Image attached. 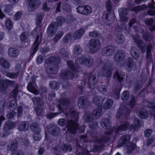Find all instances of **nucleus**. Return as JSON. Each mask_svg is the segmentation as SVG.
I'll use <instances>...</instances> for the list:
<instances>
[{
    "instance_id": "nucleus-1",
    "label": "nucleus",
    "mask_w": 155,
    "mask_h": 155,
    "mask_svg": "<svg viewBox=\"0 0 155 155\" xmlns=\"http://www.w3.org/2000/svg\"><path fill=\"white\" fill-rule=\"evenodd\" d=\"M69 99L67 97H61L59 100L57 106L58 109L60 112H62L69 104ZM65 114L68 117L69 116L71 118L74 119L75 120H67L66 124L68 131L73 134H76L77 133H81L84 132V127L83 126H80L78 123V114L73 108L72 107L69 110L65 113Z\"/></svg>"
},
{
    "instance_id": "nucleus-2",
    "label": "nucleus",
    "mask_w": 155,
    "mask_h": 155,
    "mask_svg": "<svg viewBox=\"0 0 155 155\" xmlns=\"http://www.w3.org/2000/svg\"><path fill=\"white\" fill-rule=\"evenodd\" d=\"M134 125L133 124L130 125V123L127 121H124L120 126L115 128H113L111 130L105 132L104 135L100 139H98L97 138L99 135L98 133L94 132L92 133L91 135V137L96 138L95 139L93 140L96 141L98 143V144H96L94 147V149L96 151H98L101 149L104 146V144L110 140L109 136L114 132L115 134H120V131H125L128 129L130 131L133 130V132H134L140 125V122L139 120L136 118L134 119Z\"/></svg>"
},
{
    "instance_id": "nucleus-3",
    "label": "nucleus",
    "mask_w": 155,
    "mask_h": 155,
    "mask_svg": "<svg viewBox=\"0 0 155 155\" xmlns=\"http://www.w3.org/2000/svg\"><path fill=\"white\" fill-rule=\"evenodd\" d=\"M76 61L75 66L71 60H68L67 61V65L69 69V70H65L61 73L60 76L63 80L67 81L69 80L73 79L76 75L78 72V67L79 64Z\"/></svg>"
},
{
    "instance_id": "nucleus-4",
    "label": "nucleus",
    "mask_w": 155,
    "mask_h": 155,
    "mask_svg": "<svg viewBox=\"0 0 155 155\" xmlns=\"http://www.w3.org/2000/svg\"><path fill=\"white\" fill-rule=\"evenodd\" d=\"M121 99L124 101L123 105H121L116 115V117L119 118L120 117L124 114H128L130 113V109L128 108L126 106L127 104L128 106L132 108L135 104L136 102L135 97H121Z\"/></svg>"
},
{
    "instance_id": "nucleus-5",
    "label": "nucleus",
    "mask_w": 155,
    "mask_h": 155,
    "mask_svg": "<svg viewBox=\"0 0 155 155\" xmlns=\"http://www.w3.org/2000/svg\"><path fill=\"white\" fill-rule=\"evenodd\" d=\"M55 20V21L52 22L47 28V34L50 37L54 36L58 28L62 26L65 21V18L62 15L58 16L56 18Z\"/></svg>"
},
{
    "instance_id": "nucleus-6",
    "label": "nucleus",
    "mask_w": 155,
    "mask_h": 155,
    "mask_svg": "<svg viewBox=\"0 0 155 155\" xmlns=\"http://www.w3.org/2000/svg\"><path fill=\"white\" fill-rule=\"evenodd\" d=\"M91 138H89L87 135H81L79 138V140L76 141L77 145L76 155H91L89 152L86 149L82 147L84 142H87L91 141Z\"/></svg>"
},
{
    "instance_id": "nucleus-7",
    "label": "nucleus",
    "mask_w": 155,
    "mask_h": 155,
    "mask_svg": "<svg viewBox=\"0 0 155 155\" xmlns=\"http://www.w3.org/2000/svg\"><path fill=\"white\" fill-rule=\"evenodd\" d=\"M38 29L37 28H34L31 31V35L36 36L35 40L33 43L31 48L30 54V56L33 57L38 49L39 46L41 44L42 36L40 38L39 35L38 34Z\"/></svg>"
},
{
    "instance_id": "nucleus-8",
    "label": "nucleus",
    "mask_w": 155,
    "mask_h": 155,
    "mask_svg": "<svg viewBox=\"0 0 155 155\" xmlns=\"http://www.w3.org/2000/svg\"><path fill=\"white\" fill-rule=\"evenodd\" d=\"M106 8L107 13H106L105 15H103V18H105V21L107 25L111 24L116 18L114 12L112 14H110L112 12L113 4L110 0H107L105 2Z\"/></svg>"
},
{
    "instance_id": "nucleus-9",
    "label": "nucleus",
    "mask_w": 155,
    "mask_h": 155,
    "mask_svg": "<svg viewBox=\"0 0 155 155\" xmlns=\"http://www.w3.org/2000/svg\"><path fill=\"white\" fill-rule=\"evenodd\" d=\"M32 100L35 105H38L34 109L37 115H42L44 113L45 110L43 106L44 103L43 97H32Z\"/></svg>"
},
{
    "instance_id": "nucleus-10",
    "label": "nucleus",
    "mask_w": 155,
    "mask_h": 155,
    "mask_svg": "<svg viewBox=\"0 0 155 155\" xmlns=\"http://www.w3.org/2000/svg\"><path fill=\"white\" fill-rule=\"evenodd\" d=\"M103 100L102 97H94L93 99L94 104L97 105H99L93 112V115L96 118H99L101 114L102 106L101 104H102Z\"/></svg>"
},
{
    "instance_id": "nucleus-11",
    "label": "nucleus",
    "mask_w": 155,
    "mask_h": 155,
    "mask_svg": "<svg viewBox=\"0 0 155 155\" xmlns=\"http://www.w3.org/2000/svg\"><path fill=\"white\" fill-rule=\"evenodd\" d=\"M75 61H78L80 64L85 65L89 68L91 67L94 64L93 58L90 56L88 57L86 56L80 57L78 58Z\"/></svg>"
},
{
    "instance_id": "nucleus-12",
    "label": "nucleus",
    "mask_w": 155,
    "mask_h": 155,
    "mask_svg": "<svg viewBox=\"0 0 155 155\" xmlns=\"http://www.w3.org/2000/svg\"><path fill=\"white\" fill-rule=\"evenodd\" d=\"M15 81L8 79H0V92L4 93L9 87L14 86Z\"/></svg>"
},
{
    "instance_id": "nucleus-13",
    "label": "nucleus",
    "mask_w": 155,
    "mask_h": 155,
    "mask_svg": "<svg viewBox=\"0 0 155 155\" xmlns=\"http://www.w3.org/2000/svg\"><path fill=\"white\" fill-rule=\"evenodd\" d=\"M101 47L100 41L98 39H91L89 43L88 47L90 52L92 54L97 51Z\"/></svg>"
},
{
    "instance_id": "nucleus-14",
    "label": "nucleus",
    "mask_w": 155,
    "mask_h": 155,
    "mask_svg": "<svg viewBox=\"0 0 155 155\" xmlns=\"http://www.w3.org/2000/svg\"><path fill=\"white\" fill-rule=\"evenodd\" d=\"M27 7L31 12H34L41 5L39 0H27Z\"/></svg>"
},
{
    "instance_id": "nucleus-15",
    "label": "nucleus",
    "mask_w": 155,
    "mask_h": 155,
    "mask_svg": "<svg viewBox=\"0 0 155 155\" xmlns=\"http://www.w3.org/2000/svg\"><path fill=\"white\" fill-rule=\"evenodd\" d=\"M15 124L13 122L8 121H6L4 124L3 127V134L0 135L2 137H5L10 134V130L13 128Z\"/></svg>"
},
{
    "instance_id": "nucleus-16",
    "label": "nucleus",
    "mask_w": 155,
    "mask_h": 155,
    "mask_svg": "<svg viewBox=\"0 0 155 155\" xmlns=\"http://www.w3.org/2000/svg\"><path fill=\"white\" fill-rule=\"evenodd\" d=\"M77 12L80 14L87 15L92 12L91 7L88 5H79L76 8Z\"/></svg>"
},
{
    "instance_id": "nucleus-17",
    "label": "nucleus",
    "mask_w": 155,
    "mask_h": 155,
    "mask_svg": "<svg viewBox=\"0 0 155 155\" xmlns=\"http://www.w3.org/2000/svg\"><path fill=\"white\" fill-rule=\"evenodd\" d=\"M134 42L142 53L146 51V46L145 43L141 39H140L137 35H134L133 37Z\"/></svg>"
},
{
    "instance_id": "nucleus-18",
    "label": "nucleus",
    "mask_w": 155,
    "mask_h": 155,
    "mask_svg": "<svg viewBox=\"0 0 155 155\" xmlns=\"http://www.w3.org/2000/svg\"><path fill=\"white\" fill-rule=\"evenodd\" d=\"M101 69L104 76L107 78H111L113 73L112 67L111 66L105 63L102 66Z\"/></svg>"
},
{
    "instance_id": "nucleus-19",
    "label": "nucleus",
    "mask_w": 155,
    "mask_h": 155,
    "mask_svg": "<svg viewBox=\"0 0 155 155\" xmlns=\"http://www.w3.org/2000/svg\"><path fill=\"white\" fill-rule=\"evenodd\" d=\"M48 132L53 136H57L60 134L59 127L55 124H50L47 127Z\"/></svg>"
},
{
    "instance_id": "nucleus-20",
    "label": "nucleus",
    "mask_w": 155,
    "mask_h": 155,
    "mask_svg": "<svg viewBox=\"0 0 155 155\" xmlns=\"http://www.w3.org/2000/svg\"><path fill=\"white\" fill-rule=\"evenodd\" d=\"M125 77V73L122 71L117 70L114 73L113 78L117 80L120 85H123L121 83L124 81Z\"/></svg>"
},
{
    "instance_id": "nucleus-21",
    "label": "nucleus",
    "mask_w": 155,
    "mask_h": 155,
    "mask_svg": "<svg viewBox=\"0 0 155 155\" xmlns=\"http://www.w3.org/2000/svg\"><path fill=\"white\" fill-rule=\"evenodd\" d=\"M60 60V58L58 57L51 56L46 59L45 62L47 65H56L58 64Z\"/></svg>"
},
{
    "instance_id": "nucleus-22",
    "label": "nucleus",
    "mask_w": 155,
    "mask_h": 155,
    "mask_svg": "<svg viewBox=\"0 0 155 155\" xmlns=\"http://www.w3.org/2000/svg\"><path fill=\"white\" fill-rule=\"evenodd\" d=\"M128 11V10L126 8H123L119 9V14L121 21L126 22L127 20Z\"/></svg>"
},
{
    "instance_id": "nucleus-23",
    "label": "nucleus",
    "mask_w": 155,
    "mask_h": 155,
    "mask_svg": "<svg viewBox=\"0 0 155 155\" xmlns=\"http://www.w3.org/2000/svg\"><path fill=\"white\" fill-rule=\"evenodd\" d=\"M62 150L64 152H70L72 150V148L70 145L62 144V147L56 146L53 148V151L55 153H58Z\"/></svg>"
},
{
    "instance_id": "nucleus-24",
    "label": "nucleus",
    "mask_w": 155,
    "mask_h": 155,
    "mask_svg": "<svg viewBox=\"0 0 155 155\" xmlns=\"http://www.w3.org/2000/svg\"><path fill=\"white\" fill-rule=\"evenodd\" d=\"M125 56V54L123 51L119 50L114 55L113 60L114 61L119 63L123 61Z\"/></svg>"
},
{
    "instance_id": "nucleus-25",
    "label": "nucleus",
    "mask_w": 155,
    "mask_h": 155,
    "mask_svg": "<svg viewBox=\"0 0 155 155\" xmlns=\"http://www.w3.org/2000/svg\"><path fill=\"white\" fill-rule=\"evenodd\" d=\"M36 85L35 81L34 80H32L28 83L27 86L28 91L35 95L38 94H39V91L36 88Z\"/></svg>"
},
{
    "instance_id": "nucleus-26",
    "label": "nucleus",
    "mask_w": 155,
    "mask_h": 155,
    "mask_svg": "<svg viewBox=\"0 0 155 155\" xmlns=\"http://www.w3.org/2000/svg\"><path fill=\"white\" fill-rule=\"evenodd\" d=\"M152 48V46L151 43L148 44L147 45V48H146V58L148 63H153V59L151 53Z\"/></svg>"
},
{
    "instance_id": "nucleus-27",
    "label": "nucleus",
    "mask_w": 155,
    "mask_h": 155,
    "mask_svg": "<svg viewBox=\"0 0 155 155\" xmlns=\"http://www.w3.org/2000/svg\"><path fill=\"white\" fill-rule=\"evenodd\" d=\"M131 137V135L126 134L122 136L118 141L117 144L118 147H120L126 144L128 142H129Z\"/></svg>"
},
{
    "instance_id": "nucleus-28",
    "label": "nucleus",
    "mask_w": 155,
    "mask_h": 155,
    "mask_svg": "<svg viewBox=\"0 0 155 155\" xmlns=\"http://www.w3.org/2000/svg\"><path fill=\"white\" fill-rule=\"evenodd\" d=\"M114 49L111 45H108L103 48L101 50V54L103 56L112 55L114 53Z\"/></svg>"
},
{
    "instance_id": "nucleus-29",
    "label": "nucleus",
    "mask_w": 155,
    "mask_h": 155,
    "mask_svg": "<svg viewBox=\"0 0 155 155\" xmlns=\"http://www.w3.org/2000/svg\"><path fill=\"white\" fill-rule=\"evenodd\" d=\"M88 74L89 76L88 86V88L91 89L95 87V85L97 83L96 78L94 75H92V73L91 72Z\"/></svg>"
},
{
    "instance_id": "nucleus-30",
    "label": "nucleus",
    "mask_w": 155,
    "mask_h": 155,
    "mask_svg": "<svg viewBox=\"0 0 155 155\" xmlns=\"http://www.w3.org/2000/svg\"><path fill=\"white\" fill-rule=\"evenodd\" d=\"M90 104L87 97H80L78 100V106L79 108H85Z\"/></svg>"
},
{
    "instance_id": "nucleus-31",
    "label": "nucleus",
    "mask_w": 155,
    "mask_h": 155,
    "mask_svg": "<svg viewBox=\"0 0 155 155\" xmlns=\"http://www.w3.org/2000/svg\"><path fill=\"white\" fill-rule=\"evenodd\" d=\"M83 118L85 121L89 124L92 123L94 120V117H92L91 112L89 111H86L84 113Z\"/></svg>"
},
{
    "instance_id": "nucleus-32",
    "label": "nucleus",
    "mask_w": 155,
    "mask_h": 155,
    "mask_svg": "<svg viewBox=\"0 0 155 155\" xmlns=\"http://www.w3.org/2000/svg\"><path fill=\"white\" fill-rule=\"evenodd\" d=\"M85 32V31L84 28H80L74 32L73 35V38L75 39H80L84 34Z\"/></svg>"
},
{
    "instance_id": "nucleus-33",
    "label": "nucleus",
    "mask_w": 155,
    "mask_h": 155,
    "mask_svg": "<svg viewBox=\"0 0 155 155\" xmlns=\"http://www.w3.org/2000/svg\"><path fill=\"white\" fill-rule=\"evenodd\" d=\"M100 124L101 127L105 129H110L111 127L109 120L107 118L102 120L100 122Z\"/></svg>"
},
{
    "instance_id": "nucleus-34",
    "label": "nucleus",
    "mask_w": 155,
    "mask_h": 155,
    "mask_svg": "<svg viewBox=\"0 0 155 155\" xmlns=\"http://www.w3.org/2000/svg\"><path fill=\"white\" fill-rule=\"evenodd\" d=\"M28 127V125L27 121H21L20 122L18 127L17 129L19 131H24L27 130Z\"/></svg>"
},
{
    "instance_id": "nucleus-35",
    "label": "nucleus",
    "mask_w": 155,
    "mask_h": 155,
    "mask_svg": "<svg viewBox=\"0 0 155 155\" xmlns=\"http://www.w3.org/2000/svg\"><path fill=\"white\" fill-rule=\"evenodd\" d=\"M8 54L10 57H16L19 55V51L16 48H10L8 49Z\"/></svg>"
},
{
    "instance_id": "nucleus-36",
    "label": "nucleus",
    "mask_w": 155,
    "mask_h": 155,
    "mask_svg": "<svg viewBox=\"0 0 155 155\" xmlns=\"http://www.w3.org/2000/svg\"><path fill=\"white\" fill-rule=\"evenodd\" d=\"M136 145L132 142H128L126 144V151L128 154L133 152L136 147Z\"/></svg>"
},
{
    "instance_id": "nucleus-37",
    "label": "nucleus",
    "mask_w": 155,
    "mask_h": 155,
    "mask_svg": "<svg viewBox=\"0 0 155 155\" xmlns=\"http://www.w3.org/2000/svg\"><path fill=\"white\" fill-rule=\"evenodd\" d=\"M133 60L130 57H128L127 59V62L126 63V69L127 71H132L134 67Z\"/></svg>"
},
{
    "instance_id": "nucleus-38",
    "label": "nucleus",
    "mask_w": 155,
    "mask_h": 155,
    "mask_svg": "<svg viewBox=\"0 0 155 155\" xmlns=\"http://www.w3.org/2000/svg\"><path fill=\"white\" fill-rule=\"evenodd\" d=\"M0 65L5 69H8L9 68L10 64L9 62L4 58H0Z\"/></svg>"
},
{
    "instance_id": "nucleus-39",
    "label": "nucleus",
    "mask_w": 155,
    "mask_h": 155,
    "mask_svg": "<svg viewBox=\"0 0 155 155\" xmlns=\"http://www.w3.org/2000/svg\"><path fill=\"white\" fill-rule=\"evenodd\" d=\"M28 33L26 31H24L21 34L20 38L22 43L25 44L28 42Z\"/></svg>"
},
{
    "instance_id": "nucleus-40",
    "label": "nucleus",
    "mask_w": 155,
    "mask_h": 155,
    "mask_svg": "<svg viewBox=\"0 0 155 155\" xmlns=\"http://www.w3.org/2000/svg\"><path fill=\"white\" fill-rule=\"evenodd\" d=\"M116 41L118 44H122L125 41V38L122 34H118L116 35Z\"/></svg>"
},
{
    "instance_id": "nucleus-41",
    "label": "nucleus",
    "mask_w": 155,
    "mask_h": 155,
    "mask_svg": "<svg viewBox=\"0 0 155 155\" xmlns=\"http://www.w3.org/2000/svg\"><path fill=\"white\" fill-rule=\"evenodd\" d=\"M142 36L144 40L146 42L150 41L153 38L151 34L149 32L143 33Z\"/></svg>"
},
{
    "instance_id": "nucleus-42",
    "label": "nucleus",
    "mask_w": 155,
    "mask_h": 155,
    "mask_svg": "<svg viewBox=\"0 0 155 155\" xmlns=\"http://www.w3.org/2000/svg\"><path fill=\"white\" fill-rule=\"evenodd\" d=\"M131 54L133 58L137 59L140 56V53L137 49L133 47L130 50Z\"/></svg>"
},
{
    "instance_id": "nucleus-43",
    "label": "nucleus",
    "mask_w": 155,
    "mask_h": 155,
    "mask_svg": "<svg viewBox=\"0 0 155 155\" xmlns=\"http://www.w3.org/2000/svg\"><path fill=\"white\" fill-rule=\"evenodd\" d=\"M31 130L34 133H39L41 129L39 125L36 123H32L30 125Z\"/></svg>"
},
{
    "instance_id": "nucleus-44",
    "label": "nucleus",
    "mask_w": 155,
    "mask_h": 155,
    "mask_svg": "<svg viewBox=\"0 0 155 155\" xmlns=\"http://www.w3.org/2000/svg\"><path fill=\"white\" fill-rule=\"evenodd\" d=\"M18 143L15 140L12 141L10 144L8 145V150L13 151L16 149L18 147Z\"/></svg>"
},
{
    "instance_id": "nucleus-45",
    "label": "nucleus",
    "mask_w": 155,
    "mask_h": 155,
    "mask_svg": "<svg viewBox=\"0 0 155 155\" xmlns=\"http://www.w3.org/2000/svg\"><path fill=\"white\" fill-rule=\"evenodd\" d=\"M147 7L145 4H143L133 7L132 8V10L137 12L140 11L145 10Z\"/></svg>"
},
{
    "instance_id": "nucleus-46",
    "label": "nucleus",
    "mask_w": 155,
    "mask_h": 155,
    "mask_svg": "<svg viewBox=\"0 0 155 155\" xmlns=\"http://www.w3.org/2000/svg\"><path fill=\"white\" fill-rule=\"evenodd\" d=\"M50 87L53 90H58L59 87L60 83L58 81H52L49 82Z\"/></svg>"
},
{
    "instance_id": "nucleus-47",
    "label": "nucleus",
    "mask_w": 155,
    "mask_h": 155,
    "mask_svg": "<svg viewBox=\"0 0 155 155\" xmlns=\"http://www.w3.org/2000/svg\"><path fill=\"white\" fill-rule=\"evenodd\" d=\"M44 17V15L42 14H38L37 16V20L36 22V27L39 28L41 26V24L42 22V20Z\"/></svg>"
},
{
    "instance_id": "nucleus-48",
    "label": "nucleus",
    "mask_w": 155,
    "mask_h": 155,
    "mask_svg": "<svg viewBox=\"0 0 155 155\" xmlns=\"http://www.w3.org/2000/svg\"><path fill=\"white\" fill-rule=\"evenodd\" d=\"M64 34L63 31H58L55 35L53 39L54 42L57 43L61 38Z\"/></svg>"
},
{
    "instance_id": "nucleus-49",
    "label": "nucleus",
    "mask_w": 155,
    "mask_h": 155,
    "mask_svg": "<svg viewBox=\"0 0 155 155\" xmlns=\"http://www.w3.org/2000/svg\"><path fill=\"white\" fill-rule=\"evenodd\" d=\"M5 26L7 30H10L13 27V23L10 19H7L5 21Z\"/></svg>"
},
{
    "instance_id": "nucleus-50",
    "label": "nucleus",
    "mask_w": 155,
    "mask_h": 155,
    "mask_svg": "<svg viewBox=\"0 0 155 155\" xmlns=\"http://www.w3.org/2000/svg\"><path fill=\"white\" fill-rule=\"evenodd\" d=\"M19 72H7L6 74V76L10 79H15L17 78L19 76Z\"/></svg>"
},
{
    "instance_id": "nucleus-51",
    "label": "nucleus",
    "mask_w": 155,
    "mask_h": 155,
    "mask_svg": "<svg viewBox=\"0 0 155 155\" xmlns=\"http://www.w3.org/2000/svg\"><path fill=\"white\" fill-rule=\"evenodd\" d=\"M25 107V106L21 104L20 105L17 109V117L18 118L21 117L22 115L23 110Z\"/></svg>"
},
{
    "instance_id": "nucleus-52",
    "label": "nucleus",
    "mask_w": 155,
    "mask_h": 155,
    "mask_svg": "<svg viewBox=\"0 0 155 155\" xmlns=\"http://www.w3.org/2000/svg\"><path fill=\"white\" fill-rule=\"evenodd\" d=\"M18 92V86L17 85L14 88L13 91L9 93V95L11 97H17V95Z\"/></svg>"
},
{
    "instance_id": "nucleus-53",
    "label": "nucleus",
    "mask_w": 155,
    "mask_h": 155,
    "mask_svg": "<svg viewBox=\"0 0 155 155\" xmlns=\"http://www.w3.org/2000/svg\"><path fill=\"white\" fill-rule=\"evenodd\" d=\"M113 103V101L111 99H109L103 105L104 108L107 110L110 108Z\"/></svg>"
},
{
    "instance_id": "nucleus-54",
    "label": "nucleus",
    "mask_w": 155,
    "mask_h": 155,
    "mask_svg": "<svg viewBox=\"0 0 155 155\" xmlns=\"http://www.w3.org/2000/svg\"><path fill=\"white\" fill-rule=\"evenodd\" d=\"M81 84L78 86V91L80 94H82L84 93V86L85 85V82L82 81L81 83Z\"/></svg>"
},
{
    "instance_id": "nucleus-55",
    "label": "nucleus",
    "mask_w": 155,
    "mask_h": 155,
    "mask_svg": "<svg viewBox=\"0 0 155 155\" xmlns=\"http://www.w3.org/2000/svg\"><path fill=\"white\" fill-rule=\"evenodd\" d=\"M72 38L71 34L70 33H68L64 36L63 38V41L64 43L67 44L69 41L71 40Z\"/></svg>"
},
{
    "instance_id": "nucleus-56",
    "label": "nucleus",
    "mask_w": 155,
    "mask_h": 155,
    "mask_svg": "<svg viewBox=\"0 0 155 155\" xmlns=\"http://www.w3.org/2000/svg\"><path fill=\"white\" fill-rule=\"evenodd\" d=\"M89 35L92 38L98 37L100 36L101 33L99 31L94 30L93 31L89 32L88 33Z\"/></svg>"
},
{
    "instance_id": "nucleus-57",
    "label": "nucleus",
    "mask_w": 155,
    "mask_h": 155,
    "mask_svg": "<svg viewBox=\"0 0 155 155\" xmlns=\"http://www.w3.org/2000/svg\"><path fill=\"white\" fill-rule=\"evenodd\" d=\"M17 107V102L15 99L13 100L10 103L9 108L11 110H13L15 109Z\"/></svg>"
},
{
    "instance_id": "nucleus-58",
    "label": "nucleus",
    "mask_w": 155,
    "mask_h": 155,
    "mask_svg": "<svg viewBox=\"0 0 155 155\" xmlns=\"http://www.w3.org/2000/svg\"><path fill=\"white\" fill-rule=\"evenodd\" d=\"M138 116L141 119H145L147 118L148 115L147 111L145 110L143 111H140L137 113V112Z\"/></svg>"
},
{
    "instance_id": "nucleus-59",
    "label": "nucleus",
    "mask_w": 155,
    "mask_h": 155,
    "mask_svg": "<svg viewBox=\"0 0 155 155\" xmlns=\"http://www.w3.org/2000/svg\"><path fill=\"white\" fill-rule=\"evenodd\" d=\"M58 72L57 68L53 67L48 68L47 69V73L49 75L56 74Z\"/></svg>"
},
{
    "instance_id": "nucleus-60",
    "label": "nucleus",
    "mask_w": 155,
    "mask_h": 155,
    "mask_svg": "<svg viewBox=\"0 0 155 155\" xmlns=\"http://www.w3.org/2000/svg\"><path fill=\"white\" fill-rule=\"evenodd\" d=\"M142 87V84L139 81H137L135 83L134 86V89L135 91H137Z\"/></svg>"
},
{
    "instance_id": "nucleus-61",
    "label": "nucleus",
    "mask_w": 155,
    "mask_h": 155,
    "mask_svg": "<svg viewBox=\"0 0 155 155\" xmlns=\"http://www.w3.org/2000/svg\"><path fill=\"white\" fill-rule=\"evenodd\" d=\"M45 58V55H43L42 54L39 55L37 57L36 60V62L37 64H41Z\"/></svg>"
},
{
    "instance_id": "nucleus-62",
    "label": "nucleus",
    "mask_w": 155,
    "mask_h": 155,
    "mask_svg": "<svg viewBox=\"0 0 155 155\" xmlns=\"http://www.w3.org/2000/svg\"><path fill=\"white\" fill-rule=\"evenodd\" d=\"M82 52V50L81 48L79 46H76L74 49V53L77 55L80 54Z\"/></svg>"
},
{
    "instance_id": "nucleus-63",
    "label": "nucleus",
    "mask_w": 155,
    "mask_h": 155,
    "mask_svg": "<svg viewBox=\"0 0 155 155\" xmlns=\"http://www.w3.org/2000/svg\"><path fill=\"white\" fill-rule=\"evenodd\" d=\"M22 14L21 12L18 11L14 15L13 19L15 21H17L20 19L22 16Z\"/></svg>"
},
{
    "instance_id": "nucleus-64",
    "label": "nucleus",
    "mask_w": 155,
    "mask_h": 155,
    "mask_svg": "<svg viewBox=\"0 0 155 155\" xmlns=\"http://www.w3.org/2000/svg\"><path fill=\"white\" fill-rule=\"evenodd\" d=\"M137 22V20L135 18H132L131 19L129 22L128 25L130 28L133 27L134 28H136V26H132L133 25L136 23Z\"/></svg>"
}]
</instances>
